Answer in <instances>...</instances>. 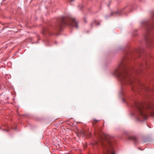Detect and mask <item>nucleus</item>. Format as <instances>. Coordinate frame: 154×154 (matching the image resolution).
<instances>
[{
  "label": "nucleus",
  "mask_w": 154,
  "mask_h": 154,
  "mask_svg": "<svg viewBox=\"0 0 154 154\" xmlns=\"http://www.w3.org/2000/svg\"><path fill=\"white\" fill-rule=\"evenodd\" d=\"M141 70L138 67L134 68L129 64L122 63L119 65L112 74L117 77L122 84L131 85L132 84L133 82L131 77L130 71L137 73Z\"/></svg>",
  "instance_id": "nucleus-1"
},
{
  "label": "nucleus",
  "mask_w": 154,
  "mask_h": 154,
  "mask_svg": "<svg viewBox=\"0 0 154 154\" xmlns=\"http://www.w3.org/2000/svg\"><path fill=\"white\" fill-rule=\"evenodd\" d=\"M140 26L144 30V35L148 46L154 47V41L152 39L154 33V12L152 13L150 19L141 21Z\"/></svg>",
  "instance_id": "nucleus-2"
},
{
  "label": "nucleus",
  "mask_w": 154,
  "mask_h": 154,
  "mask_svg": "<svg viewBox=\"0 0 154 154\" xmlns=\"http://www.w3.org/2000/svg\"><path fill=\"white\" fill-rule=\"evenodd\" d=\"M109 136L106 134H103V136L100 143L102 149L101 154H115L112 141L109 140Z\"/></svg>",
  "instance_id": "nucleus-3"
},
{
  "label": "nucleus",
  "mask_w": 154,
  "mask_h": 154,
  "mask_svg": "<svg viewBox=\"0 0 154 154\" xmlns=\"http://www.w3.org/2000/svg\"><path fill=\"white\" fill-rule=\"evenodd\" d=\"M132 106L134 110L131 113L132 116H135L139 121L146 119L147 115L144 112L145 108L143 103L134 102Z\"/></svg>",
  "instance_id": "nucleus-4"
},
{
  "label": "nucleus",
  "mask_w": 154,
  "mask_h": 154,
  "mask_svg": "<svg viewBox=\"0 0 154 154\" xmlns=\"http://www.w3.org/2000/svg\"><path fill=\"white\" fill-rule=\"evenodd\" d=\"M66 25L76 28L78 27V23L75 18L70 15H68L60 18L57 27L59 29L61 30L63 26Z\"/></svg>",
  "instance_id": "nucleus-5"
},
{
  "label": "nucleus",
  "mask_w": 154,
  "mask_h": 154,
  "mask_svg": "<svg viewBox=\"0 0 154 154\" xmlns=\"http://www.w3.org/2000/svg\"><path fill=\"white\" fill-rule=\"evenodd\" d=\"M122 11L120 10L118 11L112 12H111L110 16L113 15H115L116 16H120L121 15V13L122 12Z\"/></svg>",
  "instance_id": "nucleus-6"
},
{
  "label": "nucleus",
  "mask_w": 154,
  "mask_h": 154,
  "mask_svg": "<svg viewBox=\"0 0 154 154\" xmlns=\"http://www.w3.org/2000/svg\"><path fill=\"white\" fill-rule=\"evenodd\" d=\"M130 139L133 140L135 142H137V138L135 136H133L130 137Z\"/></svg>",
  "instance_id": "nucleus-7"
},
{
  "label": "nucleus",
  "mask_w": 154,
  "mask_h": 154,
  "mask_svg": "<svg viewBox=\"0 0 154 154\" xmlns=\"http://www.w3.org/2000/svg\"><path fill=\"white\" fill-rule=\"evenodd\" d=\"M95 24L96 25H99V24H100V23H99L98 24H97V21L96 20H94L93 22L91 23V27H93V24Z\"/></svg>",
  "instance_id": "nucleus-8"
},
{
  "label": "nucleus",
  "mask_w": 154,
  "mask_h": 154,
  "mask_svg": "<svg viewBox=\"0 0 154 154\" xmlns=\"http://www.w3.org/2000/svg\"><path fill=\"white\" fill-rule=\"evenodd\" d=\"M49 32L48 29L46 28H45L44 29V31L42 32V34L44 35L46 33H49Z\"/></svg>",
  "instance_id": "nucleus-9"
},
{
  "label": "nucleus",
  "mask_w": 154,
  "mask_h": 154,
  "mask_svg": "<svg viewBox=\"0 0 154 154\" xmlns=\"http://www.w3.org/2000/svg\"><path fill=\"white\" fill-rule=\"evenodd\" d=\"M123 88H122L121 90L120 91V93L122 95H123Z\"/></svg>",
  "instance_id": "nucleus-10"
},
{
  "label": "nucleus",
  "mask_w": 154,
  "mask_h": 154,
  "mask_svg": "<svg viewBox=\"0 0 154 154\" xmlns=\"http://www.w3.org/2000/svg\"><path fill=\"white\" fill-rule=\"evenodd\" d=\"M68 1L70 2H74L75 0H68Z\"/></svg>",
  "instance_id": "nucleus-11"
},
{
  "label": "nucleus",
  "mask_w": 154,
  "mask_h": 154,
  "mask_svg": "<svg viewBox=\"0 0 154 154\" xmlns=\"http://www.w3.org/2000/svg\"><path fill=\"white\" fill-rule=\"evenodd\" d=\"M151 115L152 116H154V112H151Z\"/></svg>",
  "instance_id": "nucleus-12"
},
{
  "label": "nucleus",
  "mask_w": 154,
  "mask_h": 154,
  "mask_svg": "<svg viewBox=\"0 0 154 154\" xmlns=\"http://www.w3.org/2000/svg\"><path fill=\"white\" fill-rule=\"evenodd\" d=\"M84 21H85V23H87V21L86 19H85V18H84Z\"/></svg>",
  "instance_id": "nucleus-13"
},
{
  "label": "nucleus",
  "mask_w": 154,
  "mask_h": 154,
  "mask_svg": "<svg viewBox=\"0 0 154 154\" xmlns=\"http://www.w3.org/2000/svg\"><path fill=\"white\" fill-rule=\"evenodd\" d=\"M142 64H140V65H139V66H140V67L141 66H142Z\"/></svg>",
  "instance_id": "nucleus-14"
},
{
  "label": "nucleus",
  "mask_w": 154,
  "mask_h": 154,
  "mask_svg": "<svg viewBox=\"0 0 154 154\" xmlns=\"http://www.w3.org/2000/svg\"><path fill=\"white\" fill-rule=\"evenodd\" d=\"M123 101L125 102V100L124 99H123Z\"/></svg>",
  "instance_id": "nucleus-15"
},
{
  "label": "nucleus",
  "mask_w": 154,
  "mask_h": 154,
  "mask_svg": "<svg viewBox=\"0 0 154 154\" xmlns=\"http://www.w3.org/2000/svg\"><path fill=\"white\" fill-rule=\"evenodd\" d=\"M132 90H133V91H134V89H133V88H132Z\"/></svg>",
  "instance_id": "nucleus-16"
},
{
  "label": "nucleus",
  "mask_w": 154,
  "mask_h": 154,
  "mask_svg": "<svg viewBox=\"0 0 154 154\" xmlns=\"http://www.w3.org/2000/svg\"><path fill=\"white\" fill-rule=\"evenodd\" d=\"M13 129H16V128H13Z\"/></svg>",
  "instance_id": "nucleus-17"
},
{
  "label": "nucleus",
  "mask_w": 154,
  "mask_h": 154,
  "mask_svg": "<svg viewBox=\"0 0 154 154\" xmlns=\"http://www.w3.org/2000/svg\"><path fill=\"white\" fill-rule=\"evenodd\" d=\"M82 6H81V8H82Z\"/></svg>",
  "instance_id": "nucleus-18"
},
{
  "label": "nucleus",
  "mask_w": 154,
  "mask_h": 154,
  "mask_svg": "<svg viewBox=\"0 0 154 154\" xmlns=\"http://www.w3.org/2000/svg\"><path fill=\"white\" fill-rule=\"evenodd\" d=\"M107 17H107V16H106V18H107Z\"/></svg>",
  "instance_id": "nucleus-19"
},
{
  "label": "nucleus",
  "mask_w": 154,
  "mask_h": 154,
  "mask_svg": "<svg viewBox=\"0 0 154 154\" xmlns=\"http://www.w3.org/2000/svg\"><path fill=\"white\" fill-rule=\"evenodd\" d=\"M97 121H99V120H96Z\"/></svg>",
  "instance_id": "nucleus-20"
}]
</instances>
